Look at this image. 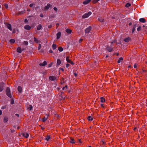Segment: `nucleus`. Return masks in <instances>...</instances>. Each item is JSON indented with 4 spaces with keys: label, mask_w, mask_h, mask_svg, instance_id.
Listing matches in <instances>:
<instances>
[{
    "label": "nucleus",
    "mask_w": 147,
    "mask_h": 147,
    "mask_svg": "<svg viewBox=\"0 0 147 147\" xmlns=\"http://www.w3.org/2000/svg\"><path fill=\"white\" fill-rule=\"evenodd\" d=\"M61 63V61L60 59H58L57 60V66L59 65Z\"/></svg>",
    "instance_id": "nucleus-16"
},
{
    "label": "nucleus",
    "mask_w": 147,
    "mask_h": 147,
    "mask_svg": "<svg viewBox=\"0 0 147 147\" xmlns=\"http://www.w3.org/2000/svg\"><path fill=\"white\" fill-rule=\"evenodd\" d=\"M131 24H132L131 23V22H130V23H129V26H131Z\"/></svg>",
    "instance_id": "nucleus-63"
},
{
    "label": "nucleus",
    "mask_w": 147,
    "mask_h": 147,
    "mask_svg": "<svg viewBox=\"0 0 147 147\" xmlns=\"http://www.w3.org/2000/svg\"><path fill=\"white\" fill-rule=\"evenodd\" d=\"M137 24H134V26H133V28H136V26H137Z\"/></svg>",
    "instance_id": "nucleus-43"
},
{
    "label": "nucleus",
    "mask_w": 147,
    "mask_h": 147,
    "mask_svg": "<svg viewBox=\"0 0 147 147\" xmlns=\"http://www.w3.org/2000/svg\"><path fill=\"white\" fill-rule=\"evenodd\" d=\"M23 136L25 138H27L29 136V134L27 133H24L22 134Z\"/></svg>",
    "instance_id": "nucleus-13"
},
{
    "label": "nucleus",
    "mask_w": 147,
    "mask_h": 147,
    "mask_svg": "<svg viewBox=\"0 0 147 147\" xmlns=\"http://www.w3.org/2000/svg\"><path fill=\"white\" fill-rule=\"evenodd\" d=\"M53 9L54 10H55V11H57V9L56 7H54L53 8Z\"/></svg>",
    "instance_id": "nucleus-44"
},
{
    "label": "nucleus",
    "mask_w": 147,
    "mask_h": 147,
    "mask_svg": "<svg viewBox=\"0 0 147 147\" xmlns=\"http://www.w3.org/2000/svg\"><path fill=\"white\" fill-rule=\"evenodd\" d=\"M91 1V0H87L83 2V4L86 5L89 3Z\"/></svg>",
    "instance_id": "nucleus-10"
},
{
    "label": "nucleus",
    "mask_w": 147,
    "mask_h": 147,
    "mask_svg": "<svg viewBox=\"0 0 147 147\" xmlns=\"http://www.w3.org/2000/svg\"><path fill=\"white\" fill-rule=\"evenodd\" d=\"M42 26L41 24H40L38 25L37 27V30H40L42 28Z\"/></svg>",
    "instance_id": "nucleus-21"
},
{
    "label": "nucleus",
    "mask_w": 147,
    "mask_h": 147,
    "mask_svg": "<svg viewBox=\"0 0 147 147\" xmlns=\"http://www.w3.org/2000/svg\"><path fill=\"white\" fill-rule=\"evenodd\" d=\"M11 104H13L14 103V101L13 100H12L11 101Z\"/></svg>",
    "instance_id": "nucleus-55"
},
{
    "label": "nucleus",
    "mask_w": 147,
    "mask_h": 147,
    "mask_svg": "<svg viewBox=\"0 0 147 147\" xmlns=\"http://www.w3.org/2000/svg\"><path fill=\"white\" fill-rule=\"evenodd\" d=\"M32 109V105H30L29 107L28 108V109H29L30 111H31Z\"/></svg>",
    "instance_id": "nucleus-33"
},
{
    "label": "nucleus",
    "mask_w": 147,
    "mask_h": 147,
    "mask_svg": "<svg viewBox=\"0 0 147 147\" xmlns=\"http://www.w3.org/2000/svg\"><path fill=\"white\" fill-rule=\"evenodd\" d=\"M24 28L27 30H30L31 27L29 25H26L24 26Z\"/></svg>",
    "instance_id": "nucleus-12"
},
{
    "label": "nucleus",
    "mask_w": 147,
    "mask_h": 147,
    "mask_svg": "<svg viewBox=\"0 0 147 147\" xmlns=\"http://www.w3.org/2000/svg\"><path fill=\"white\" fill-rule=\"evenodd\" d=\"M58 49L60 52H61L63 51V48L61 47H59L58 48Z\"/></svg>",
    "instance_id": "nucleus-30"
},
{
    "label": "nucleus",
    "mask_w": 147,
    "mask_h": 147,
    "mask_svg": "<svg viewBox=\"0 0 147 147\" xmlns=\"http://www.w3.org/2000/svg\"><path fill=\"white\" fill-rule=\"evenodd\" d=\"M34 5V4H33V3H31V4H30V5H29V6L30 7H32L33 5Z\"/></svg>",
    "instance_id": "nucleus-48"
},
{
    "label": "nucleus",
    "mask_w": 147,
    "mask_h": 147,
    "mask_svg": "<svg viewBox=\"0 0 147 147\" xmlns=\"http://www.w3.org/2000/svg\"><path fill=\"white\" fill-rule=\"evenodd\" d=\"M2 114V111L1 110H0V115H1Z\"/></svg>",
    "instance_id": "nucleus-59"
},
{
    "label": "nucleus",
    "mask_w": 147,
    "mask_h": 147,
    "mask_svg": "<svg viewBox=\"0 0 147 147\" xmlns=\"http://www.w3.org/2000/svg\"><path fill=\"white\" fill-rule=\"evenodd\" d=\"M52 65V63H50L48 65V66L49 67H50Z\"/></svg>",
    "instance_id": "nucleus-45"
},
{
    "label": "nucleus",
    "mask_w": 147,
    "mask_h": 147,
    "mask_svg": "<svg viewBox=\"0 0 147 147\" xmlns=\"http://www.w3.org/2000/svg\"><path fill=\"white\" fill-rule=\"evenodd\" d=\"M88 120L89 121H91L93 120V118L91 116H89L88 117Z\"/></svg>",
    "instance_id": "nucleus-26"
},
{
    "label": "nucleus",
    "mask_w": 147,
    "mask_h": 147,
    "mask_svg": "<svg viewBox=\"0 0 147 147\" xmlns=\"http://www.w3.org/2000/svg\"><path fill=\"white\" fill-rule=\"evenodd\" d=\"M61 32H59L57 34V38L58 39H59L61 36Z\"/></svg>",
    "instance_id": "nucleus-11"
},
{
    "label": "nucleus",
    "mask_w": 147,
    "mask_h": 147,
    "mask_svg": "<svg viewBox=\"0 0 147 147\" xmlns=\"http://www.w3.org/2000/svg\"><path fill=\"white\" fill-rule=\"evenodd\" d=\"M24 44L25 45H28V42L27 41H24Z\"/></svg>",
    "instance_id": "nucleus-36"
},
{
    "label": "nucleus",
    "mask_w": 147,
    "mask_h": 147,
    "mask_svg": "<svg viewBox=\"0 0 147 147\" xmlns=\"http://www.w3.org/2000/svg\"><path fill=\"white\" fill-rule=\"evenodd\" d=\"M101 106L103 108L104 107V106H103V105L102 104H101Z\"/></svg>",
    "instance_id": "nucleus-60"
},
{
    "label": "nucleus",
    "mask_w": 147,
    "mask_h": 147,
    "mask_svg": "<svg viewBox=\"0 0 147 147\" xmlns=\"http://www.w3.org/2000/svg\"><path fill=\"white\" fill-rule=\"evenodd\" d=\"M49 79L51 81H54L56 80L57 77L53 76H51L49 77Z\"/></svg>",
    "instance_id": "nucleus-3"
},
{
    "label": "nucleus",
    "mask_w": 147,
    "mask_h": 147,
    "mask_svg": "<svg viewBox=\"0 0 147 147\" xmlns=\"http://www.w3.org/2000/svg\"><path fill=\"white\" fill-rule=\"evenodd\" d=\"M106 49L109 52H111L113 50V48L112 47H110L109 46H107L106 47Z\"/></svg>",
    "instance_id": "nucleus-6"
},
{
    "label": "nucleus",
    "mask_w": 147,
    "mask_h": 147,
    "mask_svg": "<svg viewBox=\"0 0 147 147\" xmlns=\"http://www.w3.org/2000/svg\"><path fill=\"white\" fill-rule=\"evenodd\" d=\"M83 40L82 39H80L79 40V42H80V43H81L82 41Z\"/></svg>",
    "instance_id": "nucleus-50"
},
{
    "label": "nucleus",
    "mask_w": 147,
    "mask_h": 147,
    "mask_svg": "<svg viewBox=\"0 0 147 147\" xmlns=\"http://www.w3.org/2000/svg\"><path fill=\"white\" fill-rule=\"evenodd\" d=\"M99 1L100 0H93L92 2L94 3H95Z\"/></svg>",
    "instance_id": "nucleus-35"
},
{
    "label": "nucleus",
    "mask_w": 147,
    "mask_h": 147,
    "mask_svg": "<svg viewBox=\"0 0 147 147\" xmlns=\"http://www.w3.org/2000/svg\"><path fill=\"white\" fill-rule=\"evenodd\" d=\"M51 5L49 3H48L47 4V5L45 7H44L45 10L48 9H49V7H51Z\"/></svg>",
    "instance_id": "nucleus-7"
},
{
    "label": "nucleus",
    "mask_w": 147,
    "mask_h": 147,
    "mask_svg": "<svg viewBox=\"0 0 147 147\" xmlns=\"http://www.w3.org/2000/svg\"><path fill=\"white\" fill-rule=\"evenodd\" d=\"M66 32L67 33L70 34L71 32V30L68 28H67L66 30Z\"/></svg>",
    "instance_id": "nucleus-18"
},
{
    "label": "nucleus",
    "mask_w": 147,
    "mask_h": 147,
    "mask_svg": "<svg viewBox=\"0 0 147 147\" xmlns=\"http://www.w3.org/2000/svg\"><path fill=\"white\" fill-rule=\"evenodd\" d=\"M52 47L53 50L57 48V45L55 44H53L52 45Z\"/></svg>",
    "instance_id": "nucleus-27"
},
{
    "label": "nucleus",
    "mask_w": 147,
    "mask_h": 147,
    "mask_svg": "<svg viewBox=\"0 0 147 147\" xmlns=\"http://www.w3.org/2000/svg\"><path fill=\"white\" fill-rule=\"evenodd\" d=\"M15 115L17 116V117H19V115L18 114H15Z\"/></svg>",
    "instance_id": "nucleus-56"
},
{
    "label": "nucleus",
    "mask_w": 147,
    "mask_h": 147,
    "mask_svg": "<svg viewBox=\"0 0 147 147\" xmlns=\"http://www.w3.org/2000/svg\"><path fill=\"white\" fill-rule=\"evenodd\" d=\"M8 120V118L7 117H5L3 119V122L4 123L7 122Z\"/></svg>",
    "instance_id": "nucleus-29"
},
{
    "label": "nucleus",
    "mask_w": 147,
    "mask_h": 147,
    "mask_svg": "<svg viewBox=\"0 0 147 147\" xmlns=\"http://www.w3.org/2000/svg\"><path fill=\"white\" fill-rule=\"evenodd\" d=\"M66 60L67 62L71 63V64L72 65H74V64L73 62L69 59V57L67 56L66 57Z\"/></svg>",
    "instance_id": "nucleus-4"
},
{
    "label": "nucleus",
    "mask_w": 147,
    "mask_h": 147,
    "mask_svg": "<svg viewBox=\"0 0 147 147\" xmlns=\"http://www.w3.org/2000/svg\"><path fill=\"white\" fill-rule=\"evenodd\" d=\"M92 13L91 11H89L88 13H86L83 15L82 18L83 19L87 18L90 16Z\"/></svg>",
    "instance_id": "nucleus-1"
},
{
    "label": "nucleus",
    "mask_w": 147,
    "mask_h": 147,
    "mask_svg": "<svg viewBox=\"0 0 147 147\" xmlns=\"http://www.w3.org/2000/svg\"><path fill=\"white\" fill-rule=\"evenodd\" d=\"M98 20H99L100 22H102L103 20L101 19V18H98Z\"/></svg>",
    "instance_id": "nucleus-40"
},
{
    "label": "nucleus",
    "mask_w": 147,
    "mask_h": 147,
    "mask_svg": "<svg viewBox=\"0 0 147 147\" xmlns=\"http://www.w3.org/2000/svg\"><path fill=\"white\" fill-rule=\"evenodd\" d=\"M60 69L62 71H64V69L63 68H60Z\"/></svg>",
    "instance_id": "nucleus-58"
},
{
    "label": "nucleus",
    "mask_w": 147,
    "mask_h": 147,
    "mask_svg": "<svg viewBox=\"0 0 147 147\" xmlns=\"http://www.w3.org/2000/svg\"><path fill=\"white\" fill-rule=\"evenodd\" d=\"M131 4L129 3H127L126 5H125V7H129L131 6Z\"/></svg>",
    "instance_id": "nucleus-31"
},
{
    "label": "nucleus",
    "mask_w": 147,
    "mask_h": 147,
    "mask_svg": "<svg viewBox=\"0 0 147 147\" xmlns=\"http://www.w3.org/2000/svg\"><path fill=\"white\" fill-rule=\"evenodd\" d=\"M67 85L65 86L62 88V90H64L65 89H67Z\"/></svg>",
    "instance_id": "nucleus-39"
},
{
    "label": "nucleus",
    "mask_w": 147,
    "mask_h": 147,
    "mask_svg": "<svg viewBox=\"0 0 147 147\" xmlns=\"http://www.w3.org/2000/svg\"><path fill=\"white\" fill-rule=\"evenodd\" d=\"M92 29V27L90 26H89L85 30V32L86 34L88 33L91 31Z\"/></svg>",
    "instance_id": "nucleus-2"
},
{
    "label": "nucleus",
    "mask_w": 147,
    "mask_h": 147,
    "mask_svg": "<svg viewBox=\"0 0 147 147\" xmlns=\"http://www.w3.org/2000/svg\"><path fill=\"white\" fill-rule=\"evenodd\" d=\"M4 86V84L3 82L0 83V92H1L3 89V87Z\"/></svg>",
    "instance_id": "nucleus-5"
},
{
    "label": "nucleus",
    "mask_w": 147,
    "mask_h": 147,
    "mask_svg": "<svg viewBox=\"0 0 147 147\" xmlns=\"http://www.w3.org/2000/svg\"><path fill=\"white\" fill-rule=\"evenodd\" d=\"M69 65L68 64H67L66 65V67L67 68H68Z\"/></svg>",
    "instance_id": "nucleus-52"
},
{
    "label": "nucleus",
    "mask_w": 147,
    "mask_h": 147,
    "mask_svg": "<svg viewBox=\"0 0 147 147\" xmlns=\"http://www.w3.org/2000/svg\"><path fill=\"white\" fill-rule=\"evenodd\" d=\"M34 41L35 42L38 43L40 42V41L38 40V39L36 37H34Z\"/></svg>",
    "instance_id": "nucleus-19"
},
{
    "label": "nucleus",
    "mask_w": 147,
    "mask_h": 147,
    "mask_svg": "<svg viewBox=\"0 0 147 147\" xmlns=\"http://www.w3.org/2000/svg\"><path fill=\"white\" fill-rule=\"evenodd\" d=\"M137 30L138 31H140L141 30V27L140 26H139L138 27V28L137 29Z\"/></svg>",
    "instance_id": "nucleus-41"
},
{
    "label": "nucleus",
    "mask_w": 147,
    "mask_h": 147,
    "mask_svg": "<svg viewBox=\"0 0 147 147\" xmlns=\"http://www.w3.org/2000/svg\"><path fill=\"white\" fill-rule=\"evenodd\" d=\"M74 75L75 76V77H76L77 76V74L76 73H74Z\"/></svg>",
    "instance_id": "nucleus-57"
},
{
    "label": "nucleus",
    "mask_w": 147,
    "mask_h": 147,
    "mask_svg": "<svg viewBox=\"0 0 147 147\" xmlns=\"http://www.w3.org/2000/svg\"><path fill=\"white\" fill-rule=\"evenodd\" d=\"M24 22L25 23H27L28 22V20L27 19H25L24 20Z\"/></svg>",
    "instance_id": "nucleus-47"
},
{
    "label": "nucleus",
    "mask_w": 147,
    "mask_h": 147,
    "mask_svg": "<svg viewBox=\"0 0 147 147\" xmlns=\"http://www.w3.org/2000/svg\"><path fill=\"white\" fill-rule=\"evenodd\" d=\"M135 30V29L134 28H132V33H133L134 32Z\"/></svg>",
    "instance_id": "nucleus-46"
},
{
    "label": "nucleus",
    "mask_w": 147,
    "mask_h": 147,
    "mask_svg": "<svg viewBox=\"0 0 147 147\" xmlns=\"http://www.w3.org/2000/svg\"><path fill=\"white\" fill-rule=\"evenodd\" d=\"M7 27L10 30H12V28L11 25L10 24H8L7 25Z\"/></svg>",
    "instance_id": "nucleus-14"
},
{
    "label": "nucleus",
    "mask_w": 147,
    "mask_h": 147,
    "mask_svg": "<svg viewBox=\"0 0 147 147\" xmlns=\"http://www.w3.org/2000/svg\"><path fill=\"white\" fill-rule=\"evenodd\" d=\"M15 40L14 39H11L10 40V42L11 43H14L15 42Z\"/></svg>",
    "instance_id": "nucleus-32"
},
{
    "label": "nucleus",
    "mask_w": 147,
    "mask_h": 147,
    "mask_svg": "<svg viewBox=\"0 0 147 147\" xmlns=\"http://www.w3.org/2000/svg\"><path fill=\"white\" fill-rule=\"evenodd\" d=\"M18 91L20 92H22V88L21 86H19L18 87Z\"/></svg>",
    "instance_id": "nucleus-20"
},
{
    "label": "nucleus",
    "mask_w": 147,
    "mask_h": 147,
    "mask_svg": "<svg viewBox=\"0 0 147 147\" xmlns=\"http://www.w3.org/2000/svg\"><path fill=\"white\" fill-rule=\"evenodd\" d=\"M52 27V25H49L48 26V27L49 28H51Z\"/></svg>",
    "instance_id": "nucleus-49"
},
{
    "label": "nucleus",
    "mask_w": 147,
    "mask_h": 147,
    "mask_svg": "<svg viewBox=\"0 0 147 147\" xmlns=\"http://www.w3.org/2000/svg\"><path fill=\"white\" fill-rule=\"evenodd\" d=\"M100 101L101 102H105V98L103 97H101L100 98Z\"/></svg>",
    "instance_id": "nucleus-25"
},
{
    "label": "nucleus",
    "mask_w": 147,
    "mask_h": 147,
    "mask_svg": "<svg viewBox=\"0 0 147 147\" xmlns=\"http://www.w3.org/2000/svg\"><path fill=\"white\" fill-rule=\"evenodd\" d=\"M30 11V9H28L27 11Z\"/></svg>",
    "instance_id": "nucleus-61"
},
{
    "label": "nucleus",
    "mask_w": 147,
    "mask_h": 147,
    "mask_svg": "<svg viewBox=\"0 0 147 147\" xmlns=\"http://www.w3.org/2000/svg\"><path fill=\"white\" fill-rule=\"evenodd\" d=\"M7 95L9 97L11 98L12 97L10 92H6Z\"/></svg>",
    "instance_id": "nucleus-23"
},
{
    "label": "nucleus",
    "mask_w": 147,
    "mask_h": 147,
    "mask_svg": "<svg viewBox=\"0 0 147 147\" xmlns=\"http://www.w3.org/2000/svg\"><path fill=\"white\" fill-rule=\"evenodd\" d=\"M47 64V62L46 61H44L42 63H39V65L41 66H44Z\"/></svg>",
    "instance_id": "nucleus-8"
},
{
    "label": "nucleus",
    "mask_w": 147,
    "mask_h": 147,
    "mask_svg": "<svg viewBox=\"0 0 147 147\" xmlns=\"http://www.w3.org/2000/svg\"><path fill=\"white\" fill-rule=\"evenodd\" d=\"M131 40V38L130 37L124 39V41L126 42H129Z\"/></svg>",
    "instance_id": "nucleus-15"
},
{
    "label": "nucleus",
    "mask_w": 147,
    "mask_h": 147,
    "mask_svg": "<svg viewBox=\"0 0 147 147\" xmlns=\"http://www.w3.org/2000/svg\"><path fill=\"white\" fill-rule=\"evenodd\" d=\"M15 32H16V31H15V30L14 29V30H13V33H15Z\"/></svg>",
    "instance_id": "nucleus-62"
},
{
    "label": "nucleus",
    "mask_w": 147,
    "mask_h": 147,
    "mask_svg": "<svg viewBox=\"0 0 147 147\" xmlns=\"http://www.w3.org/2000/svg\"><path fill=\"white\" fill-rule=\"evenodd\" d=\"M4 5L5 7L6 8H7L8 7V5L7 4H4Z\"/></svg>",
    "instance_id": "nucleus-42"
},
{
    "label": "nucleus",
    "mask_w": 147,
    "mask_h": 147,
    "mask_svg": "<svg viewBox=\"0 0 147 147\" xmlns=\"http://www.w3.org/2000/svg\"><path fill=\"white\" fill-rule=\"evenodd\" d=\"M50 139V136L49 135H47L46 137L45 140L47 141H49Z\"/></svg>",
    "instance_id": "nucleus-28"
},
{
    "label": "nucleus",
    "mask_w": 147,
    "mask_h": 147,
    "mask_svg": "<svg viewBox=\"0 0 147 147\" xmlns=\"http://www.w3.org/2000/svg\"><path fill=\"white\" fill-rule=\"evenodd\" d=\"M106 57H108V56L107 55Z\"/></svg>",
    "instance_id": "nucleus-64"
},
{
    "label": "nucleus",
    "mask_w": 147,
    "mask_h": 147,
    "mask_svg": "<svg viewBox=\"0 0 147 147\" xmlns=\"http://www.w3.org/2000/svg\"><path fill=\"white\" fill-rule=\"evenodd\" d=\"M139 21L142 23H145L146 22L145 19L143 18H140L139 19Z\"/></svg>",
    "instance_id": "nucleus-17"
},
{
    "label": "nucleus",
    "mask_w": 147,
    "mask_h": 147,
    "mask_svg": "<svg viewBox=\"0 0 147 147\" xmlns=\"http://www.w3.org/2000/svg\"><path fill=\"white\" fill-rule=\"evenodd\" d=\"M49 52L50 53H53V51L51 49H50L49 51Z\"/></svg>",
    "instance_id": "nucleus-54"
},
{
    "label": "nucleus",
    "mask_w": 147,
    "mask_h": 147,
    "mask_svg": "<svg viewBox=\"0 0 147 147\" xmlns=\"http://www.w3.org/2000/svg\"><path fill=\"white\" fill-rule=\"evenodd\" d=\"M123 59L122 57H120L117 61V63H120L121 62H122L123 61Z\"/></svg>",
    "instance_id": "nucleus-24"
},
{
    "label": "nucleus",
    "mask_w": 147,
    "mask_h": 147,
    "mask_svg": "<svg viewBox=\"0 0 147 147\" xmlns=\"http://www.w3.org/2000/svg\"><path fill=\"white\" fill-rule=\"evenodd\" d=\"M17 51L19 53H21L22 52L21 48L20 47H18L17 48Z\"/></svg>",
    "instance_id": "nucleus-22"
},
{
    "label": "nucleus",
    "mask_w": 147,
    "mask_h": 147,
    "mask_svg": "<svg viewBox=\"0 0 147 147\" xmlns=\"http://www.w3.org/2000/svg\"><path fill=\"white\" fill-rule=\"evenodd\" d=\"M137 67V65L136 64H134V68H136Z\"/></svg>",
    "instance_id": "nucleus-51"
},
{
    "label": "nucleus",
    "mask_w": 147,
    "mask_h": 147,
    "mask_svg": "<svg viewBox=\"0 0 147 147\" xmlns=\"http://www.w3.org/2000/svg\"><path fill=\"white\" fill-rule=\"evenodd\" d=\"M41 45L40 44H39L38 45V50H39L41 49Z\"/></svg>",
    "instance_id": "nucleus-37"
},
{
    "label": "nucleus",
    "mask_w": 147,
    "mask_h": 147,
    "mask_svg": "<svg viewBox=\"0 0 147 147\" xmlns=\"http://www.w3.org/2000/svg\"><path fill=\"white\" fill-rule=\"evenodd\" d=\"M70 142L71 143H75V142L74 141V140L73 139H71V140L70 141Z\"/></svg>",
    "instance_id": "nucleus-34"
},
{
    "label": "nucleus",
    "mask_w": 147,
    "mask_h": 147,
    "mask_svg": "<svg viewBox=\"0 0 147 147\" xmlns=\"http://www.w3.org/2000/svg\"><path fill=\"white\" fill-rule=\"evenodd\" d=\"M40 17H43V15L42 13L40 14Z\"/></svg>",
    "instance_id": "nucleus-53"
},
{
    "label": "nucleus",
    "mask_w": 147,
    "mask_h": 147,
    "mask_svg": "<svg viewBox=\"0 0 147 147\" xmlns=\"http://www.w3.org/2000/svg\"><path fill=\"white\" fill-rule=\"evenodd\" d=\"M46 117H44L42 119V121L43 122H45L47 119L49 115L47 114H46Z\"/></svg>",
    "instance_id": "nucleus-9"
},
{
    "label": "nucleus",
    "mask_w": 147,
    "mask_h": 147,
    "mask_svg": "<svg viewBox=\"0 0 147 147\" xmlns=\"http://www.w3.org/2000/svg\"><path fill=\"white\" fill-rule=\"evenodd\" d=\"M10 92V88L9 87H7L6 88V92Z\"/></svg>",
    "instance_id": "nucleus-38"
}]
</instances>
